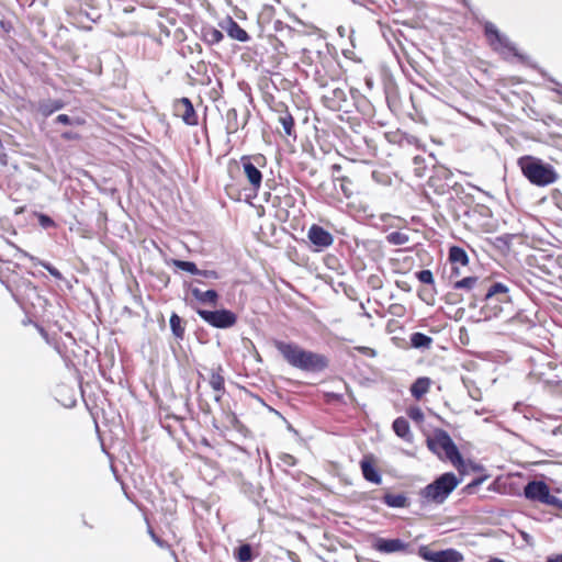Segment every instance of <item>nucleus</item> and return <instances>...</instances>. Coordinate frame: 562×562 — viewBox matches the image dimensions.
Masks as SVG:
<instances>
[{
    "instance_id": "nucleus-1",
    "label": "nucleus",
    "mask_w": 562,
    "mask_h": 562,
    "mask_svg": "<svg viewBox=\"0 0 562 562\" xmlns=\"http://www.w3.org/2000/svg\"><path fill=\"white\" fill-rule=\"evenodd\" d=\"M276 347L283 358L295 368L317 370L326 366L325 359L322 356L306 351L296 345L277 341Z\"/></svg>"
},
{
    "instance_id": "nucleus-2",
    "label": "nucleus",
    "mask_w": 562,
    "mask_h": 562,
    "mask_svg": "<svg viewBox=\"0 0 562 562\" xmlns=\"http://www.w3.org/2000/svg\"><path fill=\"white\" fill-rule=\"evenodd\" d=\"M518 166L522 175L532 183L539 187H546L557 181L558 173L554 168L544 164L541 159L525 156L519 158Z\"/></svg>"
},
{
    "instance_id": "nucleus-3",
    "label": "nucleus",
    "mask_w": 562,
    "mask_h": 562,
    "mask_svg": "<svg viewBox=\"0 0 562 562\" xmlns=\"http://www.w3.org/2000/svg\"><path fill=\"white\" fill-rule=\"evenodd\" d=\"M427 446L439 458L445 456L461 474L465 473V462L446 431H436L434 436L427 439Z\"/></svg>"
},
{
    "instance_id": "nucleus-4",
    "label": "nucleus",
    "mask_w": 562,
    "mask_h": 562,
    "mask_svg": "<svg viewBox=\"0 0 562 562\" xmlns=\"http://www.w3.org/2000/svg\"><path fill=\"white\" fill-rule=\"evenodd\" d=\"M461 483L453 473L448 472L440 475L432 483L420 491V496L429 503L441 504Z\"/></svg>"
},
{
    "instance_id": "nucleus-5",
    "label": "nucleus",
    "mask_w": 562,
    "mask_h": 562,
    "mask_svg": "<svg viewBox=\"0 0 562 562\" xmlns=\"http://www.w3.org/2000/svg\"><path fill=\"white\" fill-rule=\"evenodd\" d=\"M198 314L210 325L216 328H228L236 324L237 316L228 310L205 311L199 310Z\"/></svg>"
},
{
    "instance_id": "nucleus-6",
    "label": "nucleus",
    "mask_w": 562,
    "mask_h": 562,
    "mask_svg": "<svg viewBox=\"0 0 562 562\" xmlns=\"http://www.w3.org/2000/svg\"><path fill=\"white\" fill-rule=\"evenodd\" d=\"M528 499L537 501L548 505H554L558 502L555 496L550 494L549 486L541 481H532L528 483L524 490Z\"/></svg>"
},
{
    "instance_id": "nucleus-7",
    "label": "nucleus",
    "mask_w": 562,
    "mask_h": 562,
    "mask_svg": "<svg viewBox=\"0 0 562 562\" xmlns=\"http://www.w3.org/2000/svg\"><path fill=\"white\" fill-rule=\"evenodd\" d=\"M420 557L429 562H460L462 554L454 549H447L441 551H431L426 547L419 549Z\"/></svg>"
},
{
    "instance_id": "nucleus-8",
    "label": "nucleus",
    "mask_w": 562,
    "mask_h": 562,
    "mask_svg": "<svg viewBox=\"0 0 562 562\" xmlns=\"http://www.w3.org/2000/svg\"><path fill=\"white\" fill-rule=\"evenodd\" d=\"M307 238L314 246L315 251H322L328 247H330L334 243L333 235L324 229L322 226L316 224L312 225L307 232Z\"/></svg>"
},
{
    "instance_id": "nucleus-9",
    "label": "nucleus",
    "mask_w": 562,
    "mask_h": 562,
    "mask_svg": "<svg viewBox=\"0 0 562 562\" xmlns=\"http://www.w3.org/2000/svg\"><path fill=\"white\" fill-rule=\"evenodd\" d=\"M175 113L177 116H180L188 125H195L198 123L196 113L188 98H182L176 102Z\"/></svg>"
},
{
    "instance_id": "nucleus-10",
    "label": "nucleus",
    "mask_w": 562,
    "mask_h": 562,
    "mask_svg": "<svg viewBox=\"0 0 562 562\" xmlns=\"http://www.w3.org/2000/svg\"><path fill=\"white\" fill-rule=\"evenodd\" d=\"M220 26L233 40L239 42H247L249 40L248 33L241 29L231 16H227L221 21Z\"/></svg>"
},
{
    "instance_id": "nucleus-11",
    "label": "nucleus",
    "mask_w": 562,
    "mask_h": 562,
    "mask_svg": "<svg viewBox=\"0 0 562 562\" xmlns=\"http://www.w3.org/2000/svg\"><path fill=\"white\" fill-rule=\"evenodd\" d=\"M485 33H486V36L488 37L491 45L494 47V49H496V50H504V49L514 50V48L509 45L507 38L498 32V30L496 29V26L494 24L487 23L485 25Z\"/></svg>"
},
{
    "instance_id": "nucleus-12",
    "label": "nucleus",
    "mask_w": 562,
    "mask_h": 562,
    "mask_svg": "<svg viewBox=\"0 0 562 562\" xmlns=\"http://www.w3.org/2000/svg\"><path fill=\"white\" fill-rule=\"evenodd\" d=\"M244 173L254 190H258L261 186V171L250 162L249 157H241Z\"/></svg>"
},
{
    "instance_id": "nucleus-13",
    "label": "nucleus",
    "mask_w": 562,
    "mask_h": 562,
    "mask_svg": "<svg viewBox=\"0 0 562 562\" xmlns=\"http://www.w3.org/2000/svg\"><path fill=\"white\" fill-rule=\"evenodd\" d=\"M361 470L363 477L374 484H380L382 479L379 471L375 468L374 460L372 457H364L361 462Z\"/></svg>"
},
{
    "instance_id": "nucleus-14",
    "label": "nucleus",
    "mask_w": 562,
    "mask_h": 562,
    "mask_svg": "<svg viewBox=\"0 0 562 562\" xmlns=\"http://www.w3.org/2000/svg\"><path fill=\"white\" fill-rule=\"evenodd\" d=\"M375 548L381 552L393 553L405 550L406 544L400 539H378Z\"/></svg>"
},
{
    "instance_id": "nucleus-15",
    "label": "nucleus",
    "mask_w": 562,
    "mask_h": 562,
    "mask_svg": "<svg viewBox=\"0 0 562 562\" xmlns=\"http://www.w3.org/2000/svg\"><path fill=\"white\" fill-rule=\"evenodd\" d=\"M430 385L431 380L429 378H418L411 386V393L415 398L419 400L429 391Z\"/></svg>"
},
{
    "instance_id": "nucleus-16",
    "label": "nucleus",
    "mask_w": 562,
    "mask_h": 562,
    "mask_svg": "<svg viewBox=\"0 0 562 562\" xmlns=\"http://www.w3.org/2000/svg\"><path fill=\"white\" fill-rule=\"evenodd\" d=\"M393 430L398 437L405 439L406 441L412 440L409 424L405 418H396L393 423Z\"/></svg>"
},
{
    "instance_id": "nucleus-17",
    "label": "nucleus",
    "mask_w": 562,
    "mask_h": 562,
    "mask_svg": "<svg viewBox=\"0 0 562 562\" xmlns=\"http://www.w3.org/2000/svg\"><path fill=\"white\" fill-rule=\"evenodd\" d=\"M191 293L198 301L202 303H211L213 305L217 302V293L214 290L201 291L198 288H192Z\"/></svg>"
},
{
    "instance_id": "nucleus-18",
    "label": "nucleus",
    "mask_w": 562,
    "mask_h": 562,
    "mask_svg": "<svg viewBox=\"0 0 562 562\" xmlns=\"http://www.w3.org/2000/svg\"><path fill=\"white\" fill-rule=\"evenodd\" d=\"M449 260L452 263H458L462 267L468 266L469 263V257L465 252V250L458 246H452L449 250Z\"/></svg>"
},
{
    "instance_id": "nucleus-19",
    "label": "nucleus",
    "mask_w": 562,
    "mask_h": 562,
    "mask_svg": "<svg viewBox=\"0 0 562 562\" xmlns=\"http://www.w3.org/2000/svg\"><path fill=\"white\" fill-rule=\"evenodd\" d=\"M209 382H210V385L212 386V389L217 393L215 395V401L218 402L221 400L222 393L224 391V378L220 373V371L213 370L211 372Z\"/></svg>"
},
{
    "instance_id": "nucleus-20",
    "label": "nucleus",
    "mask_w": 562,
    "mask_h": 562,
    "mask_svg": "<svg viewBox=\"0 0 562 562\" xmlns=\"http://www.w3.org/2000/svg\"><path fill=\"white\" fill-rule=\"evenodd\" d=\"M383 501L387 506L394 508H403L407 506V498L403 494H386Z\"/></svg>"
},
{
    "instance_id": "nucleus-21",
    "label": "nucleus",
    "mask_w": 562,
    "mask_h": 562,
    "mask_svg": "<svg viewBox=\"0 0 562 562\" xmlns=\"http://www.w3.org/2000/svg\"><path fill=\"white\" fill-rule=\"evenodd\" d=\"M432 339L429 336H426L422 333H414L411 336V344L414 348H429L431 346Z\"/></svg>"
},
{
    "instance_id": "nucleus-22",
    "label": "nucleus",
    "mask_w": 562,
    "mask_h": 562,
    "mask_svg": "<svg viewBox=\"0 0 562 562\" xmlns=\"http://www.w3.org/2000/svg\"><path fill=\"white\" fill-rule=\"evenodd\" d=\"M204 37L210 44H217L223 40V33L214 27L204 31Z\"/></svg>"
},
{
    "instance_id": "nucleus-23",
    "label": "nucleus",
    "mask_w": 562,
    "mask_h": 562,
    "mask_svg": "<svg viewBox=\"0 0 562 562\" xmlns=\"http://www.w3.org/2000/svg\"><path fill=\"white\" fill-rule=\"evenodd\" d=\"M173 266L192 274L200 273L196 265L191 261L173 260Z\"/></svg>"
},
{
    "instance_id": "nucleus-24",
    "label": "nucleus",
    "mask_w": 562,
    "mask_h": 562,
    "mask_svg": "<svg viewBox=\"0 0 562 562\" xmlns=\"http://www.w3.org/2000/svg\"><path fill=\"white\" fill-rule=\"evenodd\" d=\"M387 241L392 245H404L408 241V236L401 232H393L387 235Z\"/></svg>"
},
{
    "instance_id": "nucleus-25",
    "label": "nucleus",
    "mask_w": 562,
    "mask_h": 562,
    "mask_svg": "<svg viewBox=\"0 0 562 562\" xmlns=\"http://www.w3.org/2000/svg\"><path fill=\"white\" fill-rule=\"evenodd\" d=\"M170 327L176 337L182 338L184 329L181 326V318L178 315H176V314L171 315Z\"/></svg>"
},
{
    "instance_id": "nucleus-26",
    "label": "nucleus",
    "mask_w": 562,
    "mask_h": 562,
    "mask_svg": "<svg viewBox=\"0 0 562 562\" xmlns=\"http://www.w3.org/2000/svg\"><path fill=\"white\" fill-rule=\"evenodd\" d=\"M279 122L281 123V125L284 130V133L289 136L292 135L293 126H294V120H293L292 115H290V114L282 115L279 117Z\"/></svg>"
},
{
    "instance_id": "nucleus-27",
    "label": "nucleus",
    "mask_w": 562,
    "mask_h": 562,
    "mask_svg": "<svg viewBox=\"0 0 562 562\" xmlns=\"http://www.w3.org/2000/svg\"><path fill=\"white\" fill-rule=\"evenodd\" d=\"M508 288L503 283H494L486 293V300L493 297L496 294H507Z\"/></svg>"
},
{
    "instance_id": "nucleus-28",
    "label": "nucleus",
    "mask_w": 562,
    "mask_h": 562,
    "mask_svg": "<svg viewBox=\"0 0 562 562\" xmlns=\"http://www.w3.org/2000/svg\"><path fill=\"white\" fill-rule=\"evenodd\" d=\"M476 281H477V278H475V277H467V278H463L462 280L457 281L453 284V288L471 290L475 285Z\"/></svg>"
},
{
    "instance_id": "nucleus-29",
    "label": "nucleus",
    "mask_w": 562,
    "mask_h": 562,
    "mask_svg": "<svg viewBox=\"0 0 562 562\" xmlns=\"http://www.w3.org/2000/svg\"><path fill=\"white\" fill-rule=\"evenodd\" d=\"M252 558L251 548L249 544H243L237 551V559L239 562H248Z\"/></svg>"
},
{
    "instance_id": "nucleus-30",
    "label": "nucleus",
    "mask_w": 562,
    "mask_h": 562,
    "mask_svg": "<svg viewBox=\"0 0 562 562\" xmlns=\"http://www.w3.org/2000/svg\"><path fill=\"white\" fill-rule=\"evenodd\" d=\"M340 181V191L346 198H350L352 195L351 182L347 177H341L338 179Z\"/></svg>"
},
{
    "instance_id": "nucleus-31",
    "label": "nucleus",
    "mask_w": 562,
    "mask_h": 562,
    "mask_svg": "<svg viewBox=\"0 0 562 562\" xmlns=\"http://www.w3.org/2000/svg\"><path fill=\"white\" fill-rule=\"evenodd\" d=\"M417 279L425 284L434 283V276L430 270H420L416 273Z\"/></svg>"
},
{
    "instance_id": "nucleus-32",
    "label": "nucleus",
    "mask_w": 562,
    "mask_h": 562,
    "mask_svg": "<svg viewBox=\"0 0 562 562\" xmlns=\"http://www.w3.org/2000/svg\"><path fill=\"white\" fill-rule=\"evenodd\" d=\"M56 122L64 124V125H74V124H81V121L78 119H71L67 114H59L56 117Z\"/></svg>"
},
{
    "instance_id": "nucleus-33",
    "label": "nucleus",
    "mask_w": 562,
    "mask_h": 562,
    "mask_svg": "<svg viewBox=\"0 0 562 562\" xmlns=\"http://www.w3.org/2000/svg\"><path fill=\"white\" fill-rule=\"evenodd\" d=\"M38 222L45 228L54 226V221L49 216H47L45 214H40L38 215Z\"/></svg>"
},
{
    "instance_id": "nucleus-34",
    "label": "nucleus",
    "mask_w": 562,
    "mask_h": 562,
    "mask_svg": "<svg viewBox=\"0 0 562 562\" xmlns=\"http://www.w3.org/2000/svg\"><path fill=\"white\" fill-rule=\"evenodd\" d=\"M198 274L202 276L204 278L217 279V273L213 270H203V271L200 270V273H198Z\"/></svg>"
},
{
    "instance_id": "nucleus-35",
    "label": "nucleus",
    "mask_w": 562,
    "mask_h": 562,
    "mask_svg": "<svg viewBox=\"0 0 562 562\" xmlns=\"http://www.w3.org/2000/svg\"><path fill=\"white\" fill-rule=\"evenodd\" d=\"M357 350H359L361 353H364L370 357L375 356V350L370 347H357Z\"/></svg>"
},
{
    "instance_id": "nucleus-36",
    "label": "nucleus",
    "mask_w": 562,
    "mask_h": 562,
    "mask_svg": "<svg viewBox=\"0 0 562 562\" xmlns=\"http://www.w3.org/2000/svg\"><path fill=\"white\" fill-rule=\"evenodd\" d=\"M44 267H45V268L47 269V271H48L52 276H54L55 278H58V279H59V278H61L60 272H59L56 268H54V267H52V266H49V265H44Z\"/></svg>"
},
{
    "instance_id": "nucleus-37",
    "label": "nucleus",
    "mask_w": 562,
    "mask_h": 562,
    "mask_svg": "<svg viewBox=\"0 0 562 562\" xmlns=\"http://www.w3.org/2000/svg\"><path fill=\"white\" fill-rule=\"evenodd\" d=\"M409 416L414 419H420L423 418V413L419 409H413L411 411Z\"/></svg>"
},
{
    "instance_id": "nucleus-38",
    "label": "nucleus",
    "mask_w": 562,
    "mask_h": 562,
    "mask_svg": "<svg viewBox=\"0 0 562 562\" xmlns=\"http://www.w3.org/2000/svg\"><path fill=\"white\" fill-rule=\"evenodd\" d=\"M547 562H562V554H558L552 558H549Z\"/></svg>"
},
{
    "instance_id": "nucleus-39",
    "label": "nucleus",
    "mask_w": 562,
    "mask_h": 562,
    "mask_svg": "<svg viewBox=\"0 0 562 562\" xmlns=\"http://www.w3.org/2000/svg\"><path fill=\"white\" fill-rule=\"evenodd\" d=\"M61 136H63V138H65V139H71V138H75V137H76V135H75V134H72V133H68V132L64 133Z\"/></svg>"
},
{
    "instance_id": "nucleus-40",
    "label": "nucleus",
    "mask_w": 562,
    "mask_h": 562,
    "mask_svg": "<svg viewBox=\"0 0 562 562\" xmlns=\"http://www.w3.org/2000/svg\"><path fill=\"white\" fill-rule=\"evenodd\" d=\"M480 483H481V481H480V480L474 481V482L470 483V484L467 486V490H468V491H470L473 486H476V485H479Z\"/></svg>"
},
{
    "instance_id": "nucleus-41",
    "label": "nucleus",
    "mask_w": 562,
    "mask_h": 562,
    "mask_svg": "<svg viewBox=\"0 0 562 562\" xmlns=\"http://www.w3.org/2000/svg\"><path fill=\"white\" fill-rule=\"evenodd\" d=\"M557 206L562 210V196L557 199Z\"/></svg>"
},
{
    "instance_id": "nucleus-42",
    "label": "nucleus",
    "mask_w": 562,
    "mask_h": 562,
    "mask_svg": "<svg viewBox=\"0 0 562 562\" xmlns=\"http://www.w3.org/2000/svg\"><path fill=\"white\" fill-rule=\"evenodd\" d=\"M488 562H505V561L497 559V558H492L488 560Z\"/></svg>"
},
{
    "instance_id": "nucleus-43",
    "label": "nucleus",
    "mask_w": 562,
    "mask_h": 562,
    "mask_svg": "<svg viewBox=\"0 0 562 562\" xmlns=\"http://www.w3.org/2000/svg\"><path fill=\"white\" fill-rule=\"evenodd\" d=\"M333 169H334L335 171H339V170H340V166H339V165H334V166H333Z\"/></svg>"
},
{
    "instance_id": "nucleus-44",
    "label": "nucleus",
    "mask_w": 562,
    "mask_h": 562,
    "mask_svg": "<svg viewBox=\"0 0 562 562\" xmlns=\"http://www.w3.org/2000/svg\"><path fill=\"white\" fill-rule=\"evenodd\" d=\"M151 538H153L157 543H159V544H160L159 540L156 538V536H155L153 532H151Z\"/></svg>"
},
{
    "instance_id": "nucleus-45",
    "label": "nucleus",
    "mask_w": 562,
    "mask_h": 562,
    "mask_svg": "<svg viewBox=\"0 0 562 562\" xmlns=\"http://www.w3.org/2000/svg\"><path fill=\"white\" fill-rule=\"evenodd\" d=\"M178 2H182L183 0H177Z\"/></svg>"
}]
</instances>
